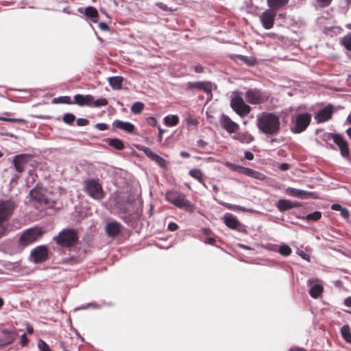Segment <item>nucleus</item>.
Instances as JSON below:
<instances>
[{"mask_svg":"<svg viewBox=\"0 0 351 351\" xmlns=\"http://www.w3.org/2000/svg\"><path fill=\"white\" fill-rule=\"evenodd\" d=\"M256 126L267 136L276 135L280 130V117L273 112H263L257 117Z\"/></svg>","mask_w":351,"mask_h":351,"instance_id":"obj_1","label":"nucleus"},{"mask_svg":"<svg viewBox=\"0 0 351 351\" xmlns=\"http://www.w3.org/2000/svg\"><path fill=\"white\" fill-rule=\"evenodd\" d=\"M84 191L90 197L100 201L104 198L106 193L102 185L95 179H88L84 182Z\"/></svg>","mask_w":351,"mask_h":351,"instance_id":"obj_2","label":"nucleus"},{"mask_svg":"<svg viewBox=\"0 0 351 351\" xmlns=\"http://www.w3.org/2000/svg\"><path fill=\"white\" fill-rule=\"evenodd\" d=\"M17 206V204L12 199L0 200V224L8 221L14 210ZM6 228L0 226V237L5 234Z\"/></svg>","mask_w":351,"mask_h":351,"instance_id":"obj_3","label":"nucleus"},{"mask_svg":"<svg viewBox=\"0 0 351 351\" xmlns=\"http://www.w3.org/2000/svg\"><path fill=\"white\" fill-rule=\"evenodd\" d=\"M311 122V114L307 112L300 113L291 117V131L294 134H300L305 131Z\"/></svg>","mask_w":351,"mask_h":351,"instance_id":"obj_4","label":"nucleus"},{"mask_svg":"<svg viewBox=\"0 0 351 351\" xmlns=\"http://www.w3.org/2000/svg\"><path fill=\"white\" fill-rule=\"evenodd\" d=\"M54 240L61 247H70L77 243L78 236L74 230L64 229L54 238Z\"/></svg>","mask_w":351,"mask_h":351,"instance_id":"obj_5","label":"nucleus"},{"mask_svg":"<svg viewBox=\"0 0 351 351\" xmlns=\"http://www.w3.org/2000/svg\"><path fill=\"white\" fill-rule=\"evenodd\" d=\"M43 234L44 231L39 227L27 229L20 236L19 244L23 247H27L40 239Z\"/></svg>","mask_w":351,"mask_h":351,"instance_id":"obj_6","label":"nucleus"},{"mask_svg":"<svg viewBox=\"0 0 351 351\" xmlns=\"http://www.w3.org/2000/svg\"><path fill=\"white\" fill-rule=\"evenodd\" d=\"M166 199L173 204L175 206L184 209L186 211L192 212L193 210V206L189 200L186 199V197L182 193L176 192L167 193L166 195Z\"/></svg>","mask_w":351,"mask_h":351,"instance_id":"obj_7","label":"nucleus"},{"mask_svg":"<svg viewBox=\"0 0 351 351\" xmlns=\"http://www.w3.org/2000/svg\"><path fill=\"white\" fill-rule=\"evenodd\" d=\"M246 101L252 105H260L268 101L269 95L258 88H250L244 94Z\"/></svg>","mask_w":351,"mask_h":351,"instance_id":"obj_8","label":"nucleus"},{"mask_svg":"<svg viewBox=\"0 0 351 351\" xmlns=\"http://www.w3.org/2000/svg\"><path fill=\"white\" fill-rule=\"evenodd\" d=\"M230 106L241 117L247 116L251 111V107L245 104L243 99L238 95L232 97Z\"/></svg>","mask_w":351,"mask_h":351,"instance_id":"obj_9","label":"nucleus"},{"mask_svg":"<svg viewBox=\"0 0 351 351\" xmlns=\"http://www.w3.org/2000/svg\"><path fill=\"white\" fill-rule=\"evenodd\" d=\"M29 197L35 204L47 205L49 200L47 195V191L38 185L29 191Z\"/></svg>","mask_w":351,"mask_h":351,"instance_id":"obj_10","label":"nucleus"},{"mask_svg":"<svg viewBox=\"0 0 351 351\" xmlns=\"http://www.w3.org/2000/svg\"><path fill=\"white\" fill-rule=\"evenodd\" d=\"M276 11L268 8L260 15V21L265 29H270L274 27Z\"/></svg>","mask_w":351,"mask_h":351,"instance_id":"obj_11","label":"nucleus"},{"mask_svg":"<svg viewBox=\"0 0 351 351\" xmlns=\"http://www.w3.org/2000/svg\"><path fill=\"white\" fill-rule=\"evenodd\" d=\"M32 156L27 154H18L13 158V165L16 172L22 173L25 171V166L31 161Z\"/></svg>","mask_w":351,"mask_h":351,"instance_id":"obj_12","label":"nucleus"},{"mask_svg":"<svg viewBox=\"0 0 351 351\" xmlns=\"http://www.w3.org/2000/svg\"><path fill=\"white\" fill-rule=\"evenodd\" d=\"M333 113L334 106L332 104H328L316 113L315 119L317 123H324L332 119Z\"/></svg>","mask_w":351,"mask_h":351,"instance_id":"obj_13","label":"nucleus"},{"mask_svg":"<svg viewBox=\"0 0 351 351\" xmlns=\"http://www.w3.org/2000/svg\"><path fill=\"white\" fill-rule=\"evenodd\" d=\"M220 125L229 134L237 132L239 130L238 123L233 121L228 115L222 114L219 119Z\"/></svg>","mask_w":351,"mask_h":351,"instance_id":"obj_14","label":"nucleus"},{"mask_svg":"<svg viewBox=\"0 0 351 351\" xmlns=\"http://www.w3.org/2000/svg\"><path fill=\"white\" fill-rule=\"evenodd\" d=\"M31 256L35 263H40L48 259V249L45 245H40L31 252Z\"/></svg>","mask_w":351,"mask_h":351,"instance_id":"obj_15","label":"nucleus"},{"mask_svg":"<svg viewBox=\"0 0 351 351\" xmlns=\"http://www.w3.org/2000/svg\"><path fill=\"white\" fill-rule=\"evenodd\" d=\"M186 90L193 91L195 90H202L206 93H211L212 85L210 82H189L186 84Z\"/></svg>","mask_w":351,"mask_h":351,"instance_id":"obj_16","label":"nucleus"},{"mask_svg":"<svg viewBox=\"0 0 351 351\" xmlns=\"http://www.w3.org/2000/svg\"><path fill=\"white\" fill-rule=\"evenodd\" d=\"M331 136L334 143L339 147L341 156L344 158H348L350 151L346 141L339 134H332Z\"/></svg>","mask_w":351,"mask_h":351,"instance_id":"obj_17","label":"nucleus"},{"mask_svg":"<svg viewBox=\"0 0 351 351\" xmlns=\"http://www.w3.org/2000/svg\"><path fill=\"white\" fill-rule=\"evenodd\" d=\"M114 128L123 130L126 133L136 134V128L134 124L130 122H125L121 120H114L112 123Z\"/></svg>","mask_w":351,"mask_h":351,"instance_id":"obj_18","label":"nucleus"},{"mask_svg":"<svg viewBox=\"0 0 351 351\" xmlns=\"http://www.w3.org/2000/svg\"><path fill=\"white\" fill-rule=\"evenodd\" d=\"M224 223L230 229L237 230L241 232L243 229L242 224L236 217L230 213H226L223 217Z\"/></svg>","mask_w":351,"mask_h":351,"instance_id":"obj_19","label":"nucleus"},{"mask_svg":"<svg viewBox=\"0 0 351 351\" xmlns=\"http://www.w3.org/2000/svg\"><path fill=\"white\" fill-rule=\"evenodd\" d=\"M276 206L280 212H285L291 208L300 206V204L298 202H293L289 199H281L278 202Z\"/></svg>","mask_w":351,"mask_h":351,"instance_id":"obj_20","label":"nucleus"},{"mask_svg":"<svg viewBox=\"0 0 351 351\" xmlns=\"http://www.w3.org/2000/svg\"><path fill=\"white\" fill-rule=\"evenodd\" d=\"M121 231V225L117 221L108 223L106 226V232L109 237H115Z\"/></svg>","mask_w":351,"mask_h":351,"instance_id":"obj_21","label":"nucleus"},{"mask_svg":"<svg viewBox=\"0 0 351 351\" xmlns=\"http://www.w3.org/2000/svg\"><path fill=\"white\" fill-rule=\"evenodd\" d=\"M93 101V95H80L77 94L74 96V101L73 104H77L79 106H88L90 107V102Z\"/></svg>","mask_w":351,"mask_h":351,"instance_id":"obj_22","label":"nucleus"},{"mask_svg":"<svg viewBox=\"0 0 351 351\" xmlns=\"http://www.w3.org/2000/svg\"><path fill=\"white\" fill-rule=\"evenodd\" d=\"M2 334L4 335H7V338L5 339L0 340L3 344V346H8L14 342L16 339V332L14 330H9L7 328L2 329Z\"/></svg>","mask_w":351,"mask_h":351,"instance_id":"obj_23","label":"nucleus"},{"mask_svg":"<svg viewBox=\"0 0 351 351\" xmlns=\"http://www.w3.org/2000/svg\"><path fill=\"white\" fill-rule=\"evenodd\" d=\"M289 0H267V4L270 9L277 11L284 8Z\"/></svg>","mask_w":351,"mask_h":351,"instance_id":"obj_24","label":"nucleus"},{"mask_svg":"<svg viewBox=\"0 0 351 351\" xmlns=\"http://www.w3.org/2000/svg\"><path fill=\"white\" fill-rule=\"evenodd\" d=\"M123 77L121 76H114L108 78V82L112 89L118 90L122 88Z\"/></svg>","mask_w":351,"mask_h":351,"instance_id":"obj_25","label":"nucleus"},{"mask_svg":"<svg viewBox=\"0 0 351 351\" xmlns=\"http://www.w3.org/2000/svg\"><path fill=\"white\" fill-rule=\"evenodd\" d=\"M189 174L190 176L197 180L199 183L202 184L205 187H206L204 180V174L200 169H193L189 171Z\"/></svg>","mask_w":351,"mask_h":351,"instance_id":"obj_26","label":"nucleus"},{"mask_svg":"<svg viewBox=\"0 0 351 351\" xmlns=\"http://www.w3.org/2000/svg\"><path fill=\"white\" fill-rule=\"evenodd\" d=\"M106 142L108 144V145L117 150H123L124 149L123 142L119 138H107Z\"/></svg>","mask_w":351,"mask_h":351,"instance_id":"obj_27","label":"nucleus"},{"mask_svg":"<svg viewBox=\"0 0 351 351\" xmlns=\"http://www.w3.org/2000/svg\"><path fill=\"white\" fill-rule=\"evenodd\" d=\"M324 291V287L322 284H315L311 287L309 290V295L313 298H317L322 294Z\"/></svg>","mask_w":351,"mask_h":351,"instance_id":"obj_28","label":"nucleus"},{"mask_svg":"<svg viewBox=\"0 0 351 351\" xmlns=\"http://www.w3.org/2000/svg\"><path fill=\"white\" fill-rule=\"evenodd\" d=\"M287 192L291 196L299 197H307L311 194V193L294 188H288Z\"/></svg>","mask_w":351,"mask_h":351,"instance_id":"obj_29","label":"nucleus"},{"mask_svg":"<svg viewBox=\"0 0 351 351\" xmlns=\"http://www.w3.org/2000/svg\"><path fill=\"white\" fill-rule=\"evenodd\" d=\"M343 339L348 343H351V331L349 325H344L340 329Z\"/></svg>","mask_w":351,"mask_h":351,"instance_id":"obj_30","label":"nucleus"},{"mask_svg":"<svg viewBox=\"0 0 351 351\" xmlns=\"http://www.w3.org/2000/svg\"><path fill=\"white\" fill-rule=\"evenodd\" d=\"M108 104V101L106 98L101 97L95 100V98L93 96V101L90 102V107L99 108L101 106H106Z\"/></svg>","mask_w":351,"mask_h":351,"instance_id":"obj_31","label":"nucleus"},{"mask_svg":"<svg viewBox=\"0 0 351 351\" xmlns=\"http://www.w3.org/2000/svg\"><path fill=\"white\" fill-rule=\"evenodd\" d=\"M84 14L88 18L92 19L93 22H96V20H94L95 18L98 17V12L96 8L89 6L86 8Z\"/></svg>","mask_w":351,"mask_h":351,"instance_id":"obj_32","label":"nucleus"},{"mask_svg":"<svg viewBox=\"0 0 351 351\" xmlns=\"http://www.w3.org/2000/svg\"><path fill=\"white\" fill-rule=\"evenodd\" d=\"M165 123L167 126H176L179 123V117L177 115L167 116L165 117Z\"/></svg>","mask_w":351,"mask_h":351,"instance_id":"obj_33","label":"nucleus"},{"mask_svg":"<svg viewBox=\"0 0 351 351\" xmlns=\"http://www.w3.org/2000/svg\"><path fill=\"white\" fill-rule=\"evenodd\" d=\"M233 138L238 140L241 143H250L253 140V137L248 134H243L242 135L234 136Z\"/></svg>","mask_w":351,"mask_h":351,"instance_id":"obj_34","label":"nucleus"},{"mask_svg":"<svg viewBox=\"0 0 351 351\" xmlns=\"http://www.w3.org/2000/svg\"><path fill=\"white\" fill-rule=\"evenodd\" d=\"M53 103H60L65 104H73V101L69 96H62L57 98H54L53 100Z\"/></svg>","mask_w":351,"mask_h":351,"instance_id":"obj_35","label":"nucleus"},{"mask_svg":"<svg viewBox=\"0 0 351 351\" xmlns=\"http://www.w3.org/2000/svg\"><path fill=\"white\" fill-rule=\"evenodd\" d=\"M322 217V213L320 211H315L312 213L307 215L304 219L307 221H318Z\"/></svg>","mask_w":351,"mask_h":351,"instance_id":"obj_36","label":"nucleus"},{"mask_svg":"<svg viewBox=\"0 0 351 351\" xmlns=\"http://www.w3.org/2000/svg\"><path fill=\"white\" fill-rule=\"evenodd\" d=\"M144 109V104L142 103V102H140V101H137V102H135L132 108H131V111L134 113V114H140L143 110Z\"/></svg>","mask_w":351,"mask_h":351,"instance_id":"obj_37","label":"nucleus"},{"mask_svg":"<svg viewBox=\"0 0 351 351\" xmlns=\"http://www.w3.org/2000/svg\"><path fill=\"white\" fill-rule=\"evenodd\" d=\"M341 43L347 50L351 51V33L346 35Z\"/></svg>","mask_w":351,"mask_h":351,"instance_id":"obj_38","label":"nucleus"},{"mask_svg":"<svg viewBox=\"0 0 351 351\" xmlns=\"http://www.w3.org/2000/svg\"><path fill=\"white\" fill-rule=\"evenodd\" d=\"M63 121L69 125H71L75 120V117L71 113H66L62 117Z\"/></svg>","mask_w":351,"mask_h":351,"instance_id":"obj_39","label":"nucleus"},{"mask_svg":"<svg viewBox=\"0 0 351 351\" xmlns=\"http://www.w3.org/2000/svg\"><path fill=\"white\" fill-rule=\"evenodd\" d=\"M291 249L287 245H281L279 248V252L281 255L287 256L291 254Z\"/></svg>","mask_w":351,"mask_h":351,"instance_id":"obj_40","label":"nucleus"},{"mask_svg":"<svg viewBox=\"0 0 351 351\" xmlns=\"http://www.w3.org/2000/svg\"><path fill=\"white\" fill-rule=\"evenodd\" d=\"M0 120L12 122V123H26L27 121L24 119L20 118H5V117H0Z\"/></svg>","mask_w":351,"mask_h":351,"instance_id":"obj_41","label":"nucleus"},{"mask_svg":"<svg viewBox=\"0 0 351 351\" xmlns=\"http://www.w3.org/2000/svg\"><path fill=\"white\" fill-rule=\"evenodd\" d=\"M38 347L40 351H51L49 346L42 339L38 341Z\"/></svg>","mask_w":351,"mask_h":351,"instance_id":"obj_42","label":"nucleus"},{"mask_svg":"<svg viewBox=\"0 0 351 351\" xmlns=\"http://www.w3.org/2000/svg\"><path fill=\"white\" fill-rule=\"evenodd\" d=\"M154 161L156 162L160 167H165L166 165L165 160L156 154L154 156V158L152 159Z\"/></svg>","mask_w":351,"mask_h":351,"instance_id":"obj_43","label":"nucleus"},{"mask_svg":"<svg viewBox=\"0 0 351 351\" xmlns=\"http://www.w3.org/2000/svg\"><path fill=\"white\" fill-rule=\"evenodd\" d=\"M252 178L258 179L259 180H264L265 179L266 176L263 173H262L258 171L254 170L252 175Z\"/></svg>","mask_w":351,"mask_h":351,"instance_id":"obj_44","label":"nucleus"},{"mask_svg":"<svg viewBox=\"0 0 351 351\" xmlns=\"http://www.w3.org/2000/svg\"><path fill=\"white\" fill-rule=\"evenodd\" d=\"M319 5L322 8H326L330 5L332 0H316Z\"/></svg>","mask_w":351,"mask_h":351,"instance_id":"obj_45","label":"nucleus"},{"mask_svg":"<svg viewBox=\"0 0 351 351\" xmlns=\"http://www.w3.org/2000/svg\"><path fill=\"white\" fill-rule=\"evenodd\" d=\"M143 151L144 152V153L145 154V155L151 158L152 160L154 158V156L156 155V154L154 153L148 147H145Z\"/></svg>","mask_w":351,"mask_h":351,"instance_id":"obj_46","label":"nucleus"},{"mask_svg":"<svg viewBox=\"0 0 351 351\" xmlns=\"http://www.w3.org/2000/svg\"><path fill=\"white\" fill-rule=\"evenodd\" d=\"M227 166L229 167L232 170L238 171L239 173H241L242 169L243 168V167H241V166H239V165H234V164H231V163H228Z\"/></svg>","mask_w":351,"mask_h":351,"instance_id":"obj_47","label":"nucleus"},{"mask_svg":"<svg viewBox=\"0 0 351 351\" xmlns=\"http://www.w3.org/2000/svg\"><path fill=\"white\" fill-rule=\"evenodd\" d=\"M89 123V121L86 119L79 118L77 119V125L79 126H86Z\"/></svg>","mask_w":351,"mask_h":351,"instance_id":"obj_48","label":"nucleus"},{"mask_svg":"<svg viewBox=\"0 0 351 351\" xmlns=\"http://www.w3.org/2000/svg\"><path fill=\"white\" fill-rule=\"evenodd\" d=\"M253 171H254V169H252L243 167L241 173H243V174H244L245 176H247L249 177H252Z\"/></svg>","mask_w":351,"mask_h":351,"instance_id":"obj_49","label":"nucleus"},{"mask_svg":"<svg viewBox=\"0 0 351 351\" xmlns=\"http://www.w3.org/2000/svg\"><path fill=\"white\" fill-rule=\"evenodd\" d=\"M253 171H254V169H252L243 167L241 173H243V174H244L245 176H247L249 177H252Z\"/></svg>","mask_w":351,"mask_h":351,"instance_id":"obj_50","label":"nucleus"},{"mask_svg":"<svg viewBox=\"0 0 351 351\" xmlns=\"http://www.w3.org/2000/svg\"><path fill=\"white\" fill-rule=\"evenodd\" d=\"M95 128L99 130L104 131L108 128V125L104 123H99L95 125Z\"/></svg>","mask_w":351,"mask_h":351,"instance_id":"obj_51","label":"nucleus"},{"mask_svg":"<svg viewBox=\"0 0 351 351\" xmlns=\"http://www.w3.org/2000/svg\"><path fill=\"white\" fill-rule=\"evenodd\" d=\"M146 122L149 125H152V126H156L157 124V120L154 117H152L147 118Z\"/></svg>","mask_w":351,"mask_h":351,"instance_id":"obj_52","label":"nucleus"},{"mask_svg":"<svg viewBox=\"0 0 351 351\" xmlns=\"http://www.w3.org/2000/svg\"><path fill=\"white\" fill-rule=\"evenodd\" d=\"M29 342V339H27L26 334H23L21 336V345L22 346H25Z\"/></svg>","mask_w":351,"mask_h":351,"instance_id":"obj_53","label":"nucleus"},{"mask_svg":"<svg viewBox=\"0 0 351 351\" xmlns=\"http://www.w3.org/2000/svg\"><path fill=\"white\" fill-rule=\"evenodd\" d=\"M340 212H341V215L343 218L348 219L349 217L350 213H349V210L347 208H342L341 210H340Z\"/></svg>","mask_w":351,"mask_h":351,"instance_id":"obj_54","label":"nucleus"},{"mask_svg":"<svg viewBox=\"0 0 351 351\" xmlns=\"http://www.w3.org/2000/svg\"><path fill=\"white\" fill-rule=\"evenodd\" d=\"M178 229V226L174 222H171L168 225V230L169 231H176Z\"/></svg>","mask_w":351,"mask_h":351,"instance_id":"obj_55","label":"nucleus"},{"mask_svg":"<svg viewBox=\"0 0 351 351\" xmlns=\"http://www.w3.org/2000/svg\"><path fill=\"white\" fill-rule=\"evenodd\" d=\"M207 145L208 143L202 139H199L197 141V145L200 148L204 149L207 146Z\"/></svg>","mask_w":351,"mask_h":351,"instance_id":"obj_56","label":"nucleus"},{"mask_svg":"<svg viewBox=\"0 0 351 351\" xmlns=\"http://www.w3.org/2000/svg\"><path fill=\"white\" fill-rule=\"evenodd\" d=\"M290 168V165L288 163H282L279 166V169L281 171H287Z\"/></svg>","mask_w":351,"mask_h":351,"instance_id":"obj_57","label":"nucleus"},{"mask_svg":"<svg viewBox=\"0 0 351 351\" xmlns=\"http://www.w3.org/2000/svg\"><path fill=\"white\" fill-rule=\"evenodd\" d=\"M254 154L250 152H245V158L247 160H252L254 159Z\"/></svg>","mask_w":351,"mask_h":351,"instance_id":"obj_58","label":"nucleus"},{"mask_svg":"<svg viewBox=\"0 0 351 351\" xmlns=\"http://www.w3.org/2000/svg\"><path fill=\"white\" fill-rule=\"evenodd\" d=\"M342 207L340 204H334L331 206V209L336 211H340Z\"/></svg>","mask_w":351,"mask_h":351,"instance_id":"obj_59","label":"nucleus"},{"mask_svg":"<svg viewBox=\"0 0 351 351\" xmlns=\"http://www.w3.org/2000/svg\"><path fill=\"white\" fill-rule=\"evenodd\" d=\"M194 71L197 73H201L204 72V68L199 65L195 66L194 67Z\"/></svg>","mask_w":351,"mask_h":351,"instance_id":"obj_60","label":"nucleus"},{"mask_svg":"<svg viewBox=\"0 0 351 351\" xmlns=\"http://www.w3.org/2000/svg\"><path fill=\"white\" fill-rule=\"evenodd\" d=\"M206 243L213 245L216 242V240L213 237H208L205 241Z\"/></svg>","mask_w":351,"mask_h":351,"instance_id":"obj_61","label":"nucleus"},{"mask_svg":"<svg viewBox=\"0 0 351 351\" xmlns=\"http://www.w3.org/2000/svg\"><path fill=\"white\" fill-rule=\"evenodd\" d=\"M99 26L102 30H108V25L104 22L100 23Z\"/></svg>","mask_w":351,"mask_h":351,"instance_id":"obj_62","label":"nucleus"},{"mask_svg":"<svg viewBox=\"0 0 351 351\" xmlns=\"http://www.w3.org/2000/svg\"><path fill=\"white\" fill-rule=\"evenodd\" d=\"M344 304L346 306H351V297H348L344 300Z\"/></svg>","mask_w":351,"mask_h":351,"instance_id":"obj_63","label":"nucleus"},{"mask_svg":"<svg viewBox=\"0 0 351 351\" xmlns=\"http://www.w3.org/2000/svg\"><path fill=\"white\" fill-rule=\"evenodd\" d=\"M290 351H306L305 349L299 347H294L290 349Z\"/></svg>","mask_w":351,"mask_h":351,"instance_id":"obj_64","label":"nucleus"}]
</instances>
